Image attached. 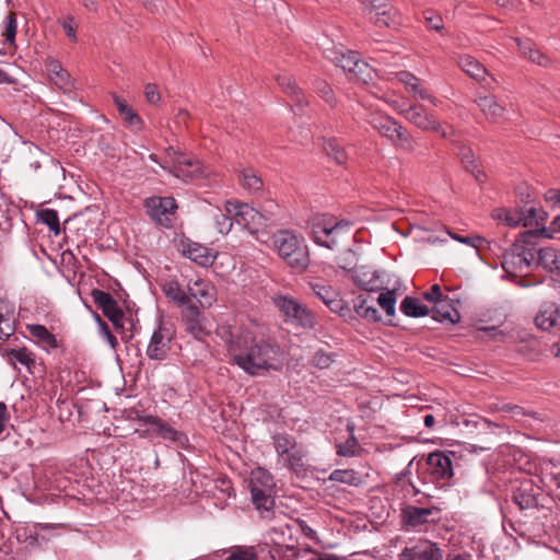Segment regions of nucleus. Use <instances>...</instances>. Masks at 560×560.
I'll return each mask as SVG.
<instances>
[{
  "mask_svg": "<svg viewBox=\"0 0 560 560\" xmlns=\"http://www.w3.org/2000/svg\"><path fill=\"white\" fill-rule=\"evenodd\" d=\"M232 362L252 376L265 371H280L285 354L278 341L248 330L232 338L229 345Z\"/></svg>",
  "mask_w": 560,
  "mask_h": 560,
  "instance_id": "1",
  "label": "nucleus"
},
{
  "mask_svg": "<svg viewBox=\"0 0 560 560\" xmlns=\"http://www.w3.org/2000/svg\"><path fill=\"white\" fill-rule=\"evenodd\" d=\"M540 236L550 237L546 228H536L522 232L512 246L502 255L501 266L511 277H524L535 265L536 240Z\"/></svg>",
  "mask_w": 560,
  "mask_h": 560,
  "instance_id": "2",
  "label": "nucleus"
},
{
  "mask_svg": "<svg viewBox=\"0 0 560 560\" xmlns=\"http://www.w3.org/2000/svg\"><path fill=\"white\" fill-rule=\"evenodd\" d=\"M273 247L283 261L296 272H303L310 265L307 247L291 231L281 230L272 235Z\"/></svg>",
  "mask_w": 560,
  "mask_h": 560,
  "instance_id": "3",
  "label": "nucleus"
},
{
  "mask_svg": "<svg viewBox=\"0 0 560 560\" xmlns=\"http://www.w3.org/2000/svg\"><path fill=\"white\" fill-rule=\"evenodd\" d=\"M368 122L382 136L387 138L396 148L413 152L418 142L411 133L393 117L382 113H371Z\"/></svg>",
  "mask_w": 560,
  "mask_h": 560,
  "instance_id": "4",
  "label": "nucleus"
},
{
  "mask_svg": "<svg viewBox=\"0 0 560 560\" xmlns=\"http://www.w3.org/2000/svg\"><path fill=\"white\" fill-rule=\"evenodd\" d=\"M160 165L184 182L200 179L209 174L208 168L199 160L179 152L173 147L166 149L165 156Z\"/></svg>",
  "mask_w": 560,
  "mask_h": 560,
  "instance_id": "5",
  "label": "nucleus"
},
{
  "mask_svg": "<svg viewBox=\"0 0 560 560\" xmlns=\"http://www.w3.org/2000/svg\"><path fill=\"white\" fill-rule=\"evenodd\" d=\"M272 445L278 455V463L291 471L300 472L305 467L306 452L295 438L287 433L272 435Z\"/></svg>",
  "mask_w": 560,
  "mask_h": 560,
  "instance_id": "6",
  "label": "nucleus"
},
{
  "mask_svg": "<svg viewBox=\"0 0 560 560\" xmlns=\"http://www.w3.org/2000/svg\"><path fill=\"white\" fill-rule=\"evenodd\" d=\"M511 500L520 511H530L547 508L548 497L530 478H525L513 486Z\"/></svg>",
  "mask_w": 560,
  "mask_h": 560,
  "instance_id": "7",
  "label": "nucleus"
},
{
  "mask_svg": "<svg viewBox=\"0 0 560 560\" xmlns=\"http://www.w3.org/2000/svg\"><path fill=\"white\" fill-rule=\"evenodd\" d=\"M348 226L345 221H336L331 215H316L310 221L311 235L320 246L334 249L340 231Z\"/></svg>",
  "mask_w": 560,
  "mask_h": 560,
  "instance_id": "8",
  "label": "nucleus"
},
{
  "mask_svg": "<svg viewBox=\"0 0 560 560\" xmlns=\"http://www.w3.org/2000/svg\"><path fill=\"white\" fill-rule=\"evenodd\" d=\"M405 118L423 131L438 132L444 139H452L455 135L454 128L447 122H440L435 116L428 113L420 104L410 105L404 112Z\"/></svg>",
  "mask_w": 560,
  "mask_h": 560,
  "instance_id": "9",
  "label": "nucleus"
},
{
  "mask_svg": "<svg viewBox=\"0 0 560 560\" xmlns=\"http://www.w3.org/2000/svg\"><path fill=\"white\" fill-rule=\"evenodd\" d=\"M275 303L283 314L285 323L305 329H311L315 326L316 320L314 314L298 300L280 295L275 299Z\"/></svg>",
  "mask_w": 560,
  "mask_h": 560,
  "instance_id": "10",
  "label": "nucleus"
},
{
  "mask_svg": "<svg viewBox=\"0 0 560 560\" xmlns=\"http://www.w3.org/2000/svg\"><path fill=\"white\" fill-rule=\"evenodd\" d=\"M138 420L150 427L145 430H136V433H138L140 438L158 435L165 441L173 442L182 446L188 442V438L184 432L176 430L158 416H142L139 417Z\"/></svg>",
  "mask_w": 560,
  "mask_h": 560,
  "instance_id": "11",
  "label": "nucleus"
},
{
  "mask_svg": "<svg viewBox=\"0 0 560 560\" xmlns=\"http://www.w3.org/2000/svg\"><path fill=\"white\" fill-rule=\"evenodd\" d=\"M224 208L237 225L252 233L256 232L264 223L265 214L248 203L229 200Z\"/></svg>",
  "mask_w": 560,
  "mask_h": 560,
  "instance_id": "12",
  "label": "nucleus"
},
{
  "mask_svg": "<svg viewBox=\"0 0 560 560\" xmlns=\"http://www.w3.org/2000/svg\"><path fill=\"white\" fill-rule=\"evenodd\" d=\"M144 207L149 217L163 228H172L173 222L171 217L177 210L176 200L173 197H159L153 196L147 198Z\"/></svg>",
  "mask_w": 560,
  "mask_h": 560,
  "instance_id": "13",
  "label": "nucleus"
},
{
  "mask_svg": "<svg viewBox=\"0 0 560 560\" xmlns=\"http://www.w3.org/2000/svg\"><path fill=\"white\" fill-rule=\"evenodd\" d=\"M174 337L172 326L160 323L153 331L150 342L147 347V355L151 360L162 361L165 360L171 350V343Z\"/></svg>",
  "mask_w": 560,
  "mask_h": 560,
  "instance_id": "14",
  "label": "nucleus"
},
{
  "mask_svg": "<svg viewBox=\"0 0 560 560\" xmlns=\"http://www.w3.org/2000/svg\"><path fill=\"white\" fill-rule=\"evenodd\" d=\"M427 472L432 482L445 485L453 477L451 457L443 452L431 453L427 458Z\"/></svg>",
  "mask_w": 560,
  "mask_h": 560,
  "instance_id": "15",
  "label": "nucleus"
},
{
  "mask_svg": "<svg viewBox=\"0 0 560 560\" xmlns=\"http://www.w3.org/2000/svg\"><path fill=\"white\" fill-rule=\"evenodd\" d=\"M459 68L466 72L471 79L479 82L487 90L497 88V80L490 75L487 69L476 58L470 55H462L457 59Z\"/></svg>",
  "mask_w": 560,
  "mask_h": 560,
  "instance_id": "16",
  "label": "nucleus"
},
{
  "mask_svg": "<svg viewBox=\"0 0 560 560\" xmlns=\"http://www.w3.org/2000/svg\"><path fill=\"white\" fill-rule=\"evenodd\" d=\"M180 318L186 332L196 339H201L207 335L205 317L197 304H187L182 307Z\"/></svg>",
  "mask_w": 560,
  "mask_h": 560,
  "instance_id": "17",
  "label": "nucleus"
},
{
  "mask_svg": "<svg viewBox=\"0 0 560 560\" xmlns=\"http://www.w3.org/2000/svg\"><path fill=\"white\" fill-rule=\"evenodd\" d=\"M439 510L436 508H419L407 505L401 510L404 525L416 528L438 520Z\"/></svg>",
  "mask_w": 560,
  "mask_h": 560,
  "instance_id": "18",
  "label": "nucleus"
},
{
  "mask_svg": "<svg viewBox=\"0 0 560 560\" xmlns=\"http://www.w3.org/2000/svg\"><path fill=\"white\" fill-rule=\"evenodd\" d=\"M3 357L14 370H19L18 363H20L21 365L25 366L27 372L31 374H35L39 368L40 371L44 372L43 364H38L36 362L35 353L26 347L18 349H5Z\"/></svg>",
  "mask_w": 560,
  "mask_h": 560,
  "instance_id": "19",
  "label": "nucleus"
},
{
  "mask_svg": "<svg viewBox=\"0 0 560 560\" xmlns=\"http://www.w3.org/2000/svg\"><path fill=\"white\" fill-rule=\"evenodd\" d=\"M50 81L65 93H71L74 90V82L69 72L55 58L48 57L45 62Z\"/></svg>",
  "mask_w": 560,
  "mask_h": 560,
  "instance_id": "20",
  "label": "nucleus"
},
{
  "mask_svg": "<svg viewBox=\"0 0 560 560\" xmlns=\"http://www.w3.org/2000/svg\"><path fill=\"white\" fill-rule=\"evenodd\" d=\"M400 560H442V553L434 544L424 540L413 547L405 548Z\"/></svg>",
  "mask_w": 560,
  "mask_h": 560,
  "instance_id": "21",
  "label": "nucleus"
},
{
  "mask_svg": "<svg viewBox=\"0 0 560 560\" xmlns=\"http://www.w3.org/2000/svg\"><path fill=\"white\" fill-rule=\"evenodd\" d=\"M187 289L189 293L188 304H199L200 306H205V304L211 305L213 288L208 281L200 278L195 281H189Z\"/></svg>",
  "mask_w": 560,
  "mask_h": 560,
  "instance_id": "22",
  "label": "nucleus"
},
{
  "mask_svg": "<svg viewBox=\"0 0 560 560\" xmlns=\"http://www.w3.org/2000/svg\"><path fill=\"white\" fill-rule=\"evenodd\" d=\"M276 81L282 92L287 94L291 101L300 107L307 106L308 102L304 92L299 88L295 82V79L289 73H279L276 77Z\"/></svg>",
  "mask_w": 560,
  "mask_h": 560,
  "instance_id": "23",
  "label": "nucleus"
},
{
  "mask_svg": "<svg viewBox=\"0 0 560 560\" xmlns=\"http://www.w3.org/2000/svg\"><path fill=\"white\" fill-rule=\"evenodd\" d=\"M26 330L35 340V343L47 352L50 350L58 349L60 346L56 336L52 332H50L44 325L28 324L26 325Z\"/></svg>",
  "mask_w": 560,
  "mask_h": 560,
  "instance_id": "24",
  "label": "nucleus"
},
{
  "mask_svg": "<svg viewBox=\"0 0 560 560\" xmlns=\"http://www.w3.org/2000/svg\"><path fill=\"white\" fill-rule=\"evenodd\" d=\"M430 314L434 320L440 323L455 324L460 319L458 310L453 305L448 296L434 304L430 310Z\"/></svg>",
  "mask_w": 560,
  "mask_h": 560,
  "instance_id": "25",
  "label": "nucleus"
},
{
  "mask_svg": "<svg viewBox=\"0 0 560 560\" xmlns=\"http://www.w3.org/2000/svg\"><path fill=\"white\" fill-rule=\"evenodd\" d=\"M475 102L490 122H498L504 115V107L500 105L494 95L477 94Z\"/></svg>",
  "mask_w": 560,
  "mask_h": 560,
  "instance_id": "26",
  "label": "nucleus"
},
{
  "mask_svg": "<svg viewBox=\"0 0 560 560\" xmlns=\"http://www.w3.org/2000/svg\"><path fill=\"white\" fill-rule=\"evenodd\" d=\"M313 293L320 299L332 312H339L342 308V300L338 292L329 284L324 282H312Z\"/></svg>",
  "mask_w": 560,
  "mask_h": 560,
  "instance_id": "27",
  "label": "nucleus"
},
{
  "mask_svg": "<svg viewBox=\"0 0 560 560\" xmlns=\"http://www.w3.org/2000/svg\"><path fill=\"white\" fill-rule=\"evenodd\" d=\"M183 254L187 256L190 260L195 261L196 264L202 267H208L212 265L215 258V255L212 253L210 248L195 242L184 244Z\"/></svg>",
  "mask_w": 560,
  "mask_h": 560,
  "instance_id": "28",
  "label": "nucleus"
},
{
  "mask_svg": "<svg viewBox=\"0 0 560 560\" xmlns=\"http://www.w3.org/2000/svg\"><path fill=\"white\" fill-rule=\"evenodd\" d=\"M93 302L102 310L105 317L110 320L117 315H121L122 310L119 307L117 301L109 294L100 289H94L91 292Z\"/></svg>",
  "mask_w": 560,
  "mask_h": 560,
  "instance_id": "29",
  "label": "nucleus"
},
{
  "mask_svg": "<svg viewBox=\"0 0 560 560\" xmlns=\"http://www.w3.org/2000/svg\"><path fill=\"white\" fill-rule=\"evenodd\" d=\"M113 101L124 122L136 131L142 130L144 125L142 118L131 106L127 104L125 98L117 94H113Z\"/></svg>",
  "mask_w": 560,
  "mask_h": 560,
  "instance_id": "30",
  "label": "nucleus"
},
{
  "mask_svg": "<svg viewBox=\"0 0 560 560\" xmlns=\"http://www.w3.org/2000/svg\"><path fill=\"white\" fill-rule=\"evenodd\" d=\"M560 310L556 303H545L535 317L536 326L541 330L557 328Z\"/></svg>",
  "mask_w": 560,
  "mask_h": 560,
  "instance_id": "31",
  "label": "nucleus"
},
{
  "mask_svg": "<svg viewBox=\"0 0 560 560\" xmlns=\"http://www.w3.org/2000/svg\"><path fill=\"white\" fill-rule=\"evenodd\" d=\"M353 307L361 318L376 323L381 320V315L374 305V300L370 295L360 294L353 301Z\"/></svg>",
  "mask_w": 560,
  "mask_h": 560,
  "instance_id": "32",
  "label": "nucleus"
},
{
  "mask_svg": "<svg viewBox=\"0 0 560 560\" xmlns=\"http://www.w3.org/2000/svg\"><path fill=\"white\" fill-rule=\"evenodd\" d=\"M162 291L167 300L179 307L188 304V289H184L177 280H168L162 285Z\"/></svg>",
  "mask_w": 560,
  "mask_h": 560,
  "instance_id": "33",
  "label": "nucleus"
},
{
  "mask_svg": "<svg viewBox=\"0 0 560 560\" xmlns=\"http://www.w3.org/2000/svg\"><path fill=\"white\" fill-rule=\"evenodd\" d=\"M514 40L516 42L522 55L528 60L544 67L549 65V58L537 49L536 45L530 39H521L515 37Z\"/></svg>",
  "mask_w": 560,
  "mask_h": 560,
  "instance_id": "34",
  "label": "nucleus"
},
{
  "mask_svg": "<svg viewBox=\"0 0 560 560\" xmlns=\"http://www.w3.org/2000/svg\"><path fill=\"white\" fill-rule=\"evenodd\" d=\"M15 331L14 312L0 300V339L8 340Z\"/></svg>",
  "mask_w": 560,
  "mask_h": 560,
  "instance_id": "35",
  "label": "nucleus"
},
{
  "mask_svg": "<svg viewBox=\"0 0 560 560\" xmlns=\"http://www.w3.org/2000/svg\"><path fill=\"white\" fill-rule=\"evenodd\" d=\"M250 494L252 501L258 511L266 513H271L273 511L276 491L254 488L252 489Z\"/></svg>",
  "mask_w": 560,
  "mask_h": 560,
  "instance_id": "36",
  "label": "nucleus"
},
{
  "mask_svg": "<svg viewBox=\"0 0 560 560\" xmlns=\"http://www.w3.org/2000/svg\"><path fill=\"white\" fill-rule=\"evenodd\" d=\"M538 255L535 265H540L550 272L558 271L560 269L559 256L555 248L545 247L536 252Z\"/></svg>",
  "mask_w": 560,
  "mask_h": 560,
  "instance_id": "37",
  "label": "nucleus"
},
{
  "mask_svg": "<svg viewBox=\"0 0 560 560\" xmlns=\"http://www.w3.org/2000/svg\"><path fill=\"white\" fill-rule=\"evenodd\" d=\"M249 486L250 490L258 488L259 490L276 491V483L272 475L264 468H257L252 471Z\"/></svg>",
  "mask_w": 560,
  "mask_h": 560,
  "instance_id": "38",
  "label": "nucleus"
},
{
  "mask_svg": "<svg viewBox=\"0 0 560 560\" xmlns=\"http://www.w3.org/2000/svg\"><path fill=\"white\" fill-rule=\"evenodd\" d=\"M400 311L409 317H422L430 314L429 307L412 296H406L401 301Z\"/></svg>",
  "mask_w": 560,
  "mask_h": 560,
  "instance_id": "39",
  "label": "nucleus"
},
{
  "mask_svg": "<svg viewBox=\"0 0 560 560\" xmlns=\"http://www.w3.org/2000/svg\"><path fill=\"white\" fill-rule=\"evenodd\" d=\"M370 21L378 27H396L400 24V15L398 11L390 5V10H382L375 15L370 16Z\"/></svg>",
  "mask_w": 560,
  "mask_h": 560,
  "instance_id": "40",
  "label": "nucleus"
},
{
  "mask_svg": "<svg viewBox=\"0 0 560 560\" xmlns=\"http://www.w3.org/2000/svg\"><path fill=\"white\" fill-rule=\"evenodd\" d=\"M352 279L364 291L375 292L382 289V283L380 282L376 272H355V275L352 276Z\"/></svg>",
  "mask_w": 560,
  "mask_h": 560,
  "instance_id": "41",
  "label": "nucleus"
},
{
  "mask_svg": "<svg viewBox=\"0 0 560 560\" xmlns=\"http://www.w3.org/2000/svg\"><path fill=\"white\" fill-rule=\"evenodd\" d=\"M354 424L349 422L347 424V431L349 432V438L345 443H341L337 446V454L345 457H351L358 454L360 448V444L354 435Z\"/></svg>",
  "mask_w": 560,
  "mask_h": 560,
  "instance_id": "42",
  "label": "nucleus"
},
{
  "mask_svg": "<svg viewBox=\"0 0 560 560\" xmlns=\"http://www.w3.org/2000/svg\"><path fill=\"white\" fill-rule=\"evenodd\" d=\"M324 150L337 164L343 165L347 163L348 154L337 139L331 138L324 140Z\"/></svg>",
  "mask_w": 560,
  "mask_h": 560,
  "instance_id": "43",
  "label": "nucleus"
},
{
  "mask_svg": "<svg viewBox=\"0 0 560 560\" xmlns=\"http://www.w3.org/2000/svg\"><path fill=\"white\" fill-rule=\"evenodd\" d=\"M240 183L249 192L261 190L264 183L261 177L252 168L243 170L240 175Z\"/></svg>",
  "mask_w": 560,
  "mask_h": 560,
  "instance_id": "44",
  "label": "nucleus"
},
{
  "mask_svg": "<svg viewBox=\"0 0 560 560\" xmlns=\"http://www.w3.org/2000/svg\"><path fill=\"white\" fill-rule=\"evenodd\" d=\"M329 480L353 487L362 483V477L353 469H336L330 474Z\"/></svg>",
  "mask_w": 560,
  "mask_h": 560,
  "instance_id": "45",
  "label": "nucleus"
},
{
  "mask_svg": "<svg viewBox=\"0 0 560 560\" xmlns=\"http://www.w3.org/2000/svg\"><path fill=\"white\" fill-rule=\"evenodd\" d=\"M37 218L38 221L46 224L55 235L60 233L59 217L56 210L49 208L42 209L37 212Z\"/></svg>",
  "mask_w": 560,
  "mask_h": 560,
  "instance_id": "46",
  "label": "nucleus"
},
{
  "mask_svg": "<svg viewBox=\"0 0 560 560\" xmlns=\"http://www.w3.org/2000/svg\"><path fill=\"white\" fill-rule=\"evenodd\" d=\"M376 302L385 311L387 316L392 317L395 315L396 293L394 290L382 292Z\"/></svg>",
  "mask_w": 560,
  "mask_h": 560,
  "instance_id": "47",
  "label": "nucleus"
},
{
  "mask_svg": "<svg viewBox=\"0 0 560 560\" xmlns=\"http://www.w3.org/2000/svg\"><path fill=\"white\" fill-rule=\"evenodd\" d=\"M523 226H539L544 221V212L535 207H530L526 210H522Z\"/></svg>",
  "mask_w": 560,
  "mask_h": 560,
  "instance_id": "48",
  "label": "nucleus"
},
{
  "mask_svg": "<svg viewBox=\"0 0 560 560\" xmlns=\"http://www.w3.org/2000/svg\"><path fill=\"white\" fill-rule=\"evenodd\" d=\"M335 353L318 349L312 357L311 364L320 370L328 369L335 362Z\"/></svg>",
  "mask_w": 560,
  "mask_h": 560,
  "instance_id": "49",
  "label": "nucleus"
},
{
  "mask_svg": "<svg viewBox=\"0 0 560 560\" xmlns=\"http://www.w3.org/2000/svg\"><path fill=\"white\" fill-rule=\"evenodd\" d=\"M16 15L14 12H10L4 20V32L3 36L9 44H14L16 36Z\"/></svg>",
  "mask_w": 560,
  "mask_h": 560,
  "instance_id": "50",
  "label": "nucleus"
},
{
  "mask_svg": "<svg viewBox=\"0 0 560 560\" xmlns=\"http://www.w3.org/2000/svg\"><path fill=\"white\" fill-rule=\"evenodd\" d=\"M317 94L331 107L337 103L335 93L330 85L325 81H317L315 83Z\"/></svg>",
  "mask_w": 560,
  "mask_h": 560,
  "instance_id": "51",
  "label": "nucleus"
},
{
  "mask_svg": "<svg viewBox=\"0 0 560 560\" xmlns=\"http://www.w3.org/2000/svg\"><path fill=\"white\" fill-rule=\"evenodd\" d=\"M423 19L427 26L441 33L444 30V22L442 16L433 10L423 11Z\"/></svg>",
  "mask_w": 560,
  "mask_h": 560,
  "instance_id": "52",
  "label": "nucleus"
},
{
  "mask_svg": "<svg viewBox=\"0 0 560 560\" xmlns=\"http://www.w3.org/2000/svg\"><path fill=\"white\" fill-rule=\"evenodd\" d=\"M448 235L459 242V243H463V244H466V245H469L471 247H475L476 249H479L481 248L486 243V238L481 237V236H478V235H474V236H462L457 233H453L451 231L447 232Z\"/></svg>",
  "mask_w": 560,
  "mask_h": 560,
  "instance_id": "53",
  "label": "nucleus"
},
{
  "mask_svg": "<svg viewBox=\"0 0 560 560\" xmlns=\"http://www.w3.org/2000/svg\"><path fill=\"white\" fill-rule=\"evenodd\" d=\"M59 24L63 28L68 38L71 42L77 43V40H78V37H77L78 23L75 22L74 18L71 15H67L59 20Z\"/></svg>",
  "mask_w": 560,
  "mask_h": 560,
  "instance_id": "54",
  "label": "nucleus"
},
{
  "mask_svg": "<svg viewBox=\"0 0 560 560\" xmlns=\"http://www.w3.org/2000/svg\"><path fill=\"white\" fill-rule=\"evenodd\" d=\"M234 220L231 214H229L226 211L220 212L215 215V228L219 233L221 234H228L232 230Z\"/></svg>",
  "mask_w": 560,
  "mask_h": 560,
  "instance_id": "55",
  "label": "nucleus"
},
{
  "mask_svg": "<svg viewBox=\"0 0 560 560\" xmlns=\"http://www.w3.org/2000/svg\"><path fill=\"white\" fill-rule=\"evenodd\" d=\"M372 68L365 61L358 59L351 75L366 82L372 79Z\"/></svg>",
  "mask_w": 560,
  "mask_h": 560,
  "instance_id": "56",
  "label": "nucleus"
},
{
  "mask_svg": "<svg viewBox=\"0 0 560 560\" xmlns=\"http://www.w3.org/2000/svg\"><path fill=\"white\" fill-rule=\"evenodd\" d=\"M355 265V255L352 250L345 252L338 259V266L341 269L353 272L354 275L358 272Z\"/></svg>",
  "mask_w": 560,
  "mask_h": 560,
  "instance_id": "57",
  "label": "nucleus"
},
{
  "mask_svg": "<svg viewBox=\"0 0 560 560\" xmlns=\"http://www.w3.org/2000/svg\"><path fill=\"white\" fill-rule=\"evenodd\" d=\"M366 4L369 18L375 15L382 10H390V2L388 0H363Z\"/></svg>",
  "mask_w": 560,
  "mask_h": 560,
  "instance_id": "58",
  "label": "nucleus"
},
{
  "mask_svg": "<svg viewBox=\"0 0 560 560\" xmlns=\"http://www.w3.org/2000/svg\"><path fill=\"white\" fill-rule=\"evenodd\" d=\"M358 54L354 51H349L348 54H345L339 59V66L348 73H352L354 66L358 60Z\"/></svg>",
  "mask_w": 560,
  "mask_h": 560,
  "instance_id": "59",
  "label": "nucleus"
},
{
  "mask_svg": "<svg viewBox=\"0 0 560 560\" xmlns=\"http://www.w3.org/2000/svg\"><path fill=\"white\" fill-rule=\"evenodd\" d=\"M501 218L509 226L523 225V215L520 210H503V217Z\"/></svg>",
  "mask_w": 560,
  "mask_h": 560,
  "instance_id": "60",
  "label": "nucleus"
},
{
  "mask_svg": "<svg viewBox=\"0 0 560 560\" xmlns=\"http://www.w3.org/2000/svg\"><path fill=\"white\" fill-rule=\"evenodd\" d=\"M114 328L120 332L121 339L128 340L132 337V334H128V330L125 327V313L121 312V315H117L109 320Z\"/></svg>",
  "mask_w": 560,
  "mask_h": 560,
  "instance_id": "61",
  "label": "nucleus"
},
{
  "mask_svg": "<svg viewBox=\"0 0 560 560\" xmlns=\"http://www.w3.org/2000/svg\"><path fill=\"white\" fill-rule=\"evenodd\" d=\"M226 560H258L257 555L250 549L237 548Z\"/></svg>",
  "mask_w": 560,
  "mask_h": 560,
  "instance_id": "62",
  "label": "nucleus"
},
{
  "mask_svg": "<svg viewBox=\"0 0 560 560\" xmlns=\"http://www.w3.org/2000/svg\"><path fill=\"white\" fill-rule=\"evenodd\" d=\"M144 97L148 103L156 105L161 101V94L158 85L154 83H148L144 86Z\"/></svg>",
  "mask_w": 560,
  "mask_h": 560,
  "instance_id": "63",
  "label": "nucleus"
},
{
  "mask_svg": "<svg viewBox=\"0 0 560 560\" xmlns=\"http://www.w3.org/2000/svg\"><path fill=\"white\" fill-rule=\"evenodd\" d=\"M97 318V322L100 324V327H101V331L104 336V338L106 339V341L109 343L110 348L112 349H116V347L118 346V341H117V338L115 337V335L110 331L109 327L107 326V324L101 319V317L97 315L96 316Z\"/></svg>",
  "mask_w": 560,
  "mask_h": 560,
  "instance_id": "64",
  "label": "nucleus"
}]
</instances>
